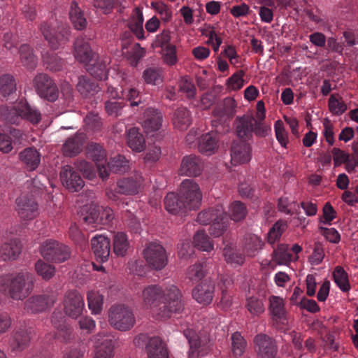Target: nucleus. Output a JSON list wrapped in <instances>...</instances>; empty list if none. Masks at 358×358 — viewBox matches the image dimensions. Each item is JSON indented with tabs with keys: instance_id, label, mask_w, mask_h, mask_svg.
I'll use <instances>...</instances> for the list:
<instances>
[{
	"instance_id": "nucleus-48",
	"label": "nucleus",
	"mask_w": 358,
	"mask_h": 358,
	"mask_svg": "<svg viewBox=\"0 0 358 358\" xmlns=\"http://www.w3.org/2000/svg\"><path fill=\"white\" fill-rule=\"evenodd\" d=\"M333 275L335 283L342 291L347 292L350 289V286L348 274L342 267L337 266L334 271Z\"/></svg>"
},
{
	"instance_id": "nucleus-35",
	"label": "nucleus",
	"mask_w": 358,
	"mask_h": 358,
	"mask_svg": "<svg viewBox=\"0 0 358 358\" xmlns=\"http://www.w3.org/2000/svg\"><path fill=\"white\" fill-rule=\"evenodd\" d=\"M21 252V246L16 241L0 244V257L3 260L15 259Z\"/></svg>"
},
{
	"instance_id": "nucleus-16",
	"label": "nucleus",
	"mask_w": 358,
	"mask_h": 358,
	"mask_svg": "<svg viewBox=\"0 0 358 358\" xmlns=\"http://www.w3.org/2000/svg\"><path fill=\"white\" fill-rule=\"evenodd\" d=\"M268 310L275 323L278 325L288 324L284 299L278 296H271L268 298Z\"/></svg>"
},
{
	"instance_id": "nucleus-10",
	"label": "nucleus",
	"mask_w": 358,
	"mask_h": 358,
	"mask_svg": "<svg viewBox=\"0 0 358 358\" xmlns=\"http://www.w3.org/2000/svg\"><path fill=\"white\" fill-rule=\"evenodd\" d=\"M34 85L38 94L49 101H55L59 96L58 89L54 83L47 75L40 73L34 79Z\"/></svg>"
},
{
	"instance_id": "nucleus-18",
	"label": "nucleus",
	"mask_w": 358,
	"mask_h": 358,
	"mask_svg": "<svg viewBox=\"0 0 358 358\" xmlns=\"http://www.w3.org/2000/svg\"><path fill=\"white\" fill-rule=\"evenodd\" d=\"M73 55L77 61L85 64L92 61L94 52L87 39L83 37L76 38L73 46Z\"/></svg>"
},
{
	"instance_id": "nucleus-4",
	"label": "nucleus",
	"mask_w": 358,
	"mask_h": 358,
	"mask_svg": "<svg viewBox=\"0 0 358 358\" xmlns=\"http://www.w3.org/2000/svg\"><path fill=\"white\" fill-rule=\"evenodd\" d=\"M0 114L4 120L10 124L16 123L19 117L34 124H38L41 119V113L35 107L31 106L26 100H20L11 107L1 106Z\"/></svg>"
},
{
	"instance_id": "nucleus-5",
	"label": "nucleus",
	"mask_w": 358,
	"mask_h": 358,
	"mask_svg": "<svg viewBox=\"0 0 358 358\" xmlns=\"http://www.w3.org/2000/svg\"><path fill=\"white\" fill-rule=\"evenodd\" d=\"M108 317L110 324L122 331L129 330L136 323L132 310L124 305L113 306L110 308Z\"/></svg>"
},
{
	"instance_id": "nucleus-34",
	"label": "nucleus",
	"mask_w": 358,
	"mask_h": 358,
	"mask_svg": "<svg viewBox=\"0 0 358 358\" xmlns=\"http://www.w3.org/2000/svg\"><path fill=\"white\" fill-rule=\"evenodd\" d=\"M69 18L75 29L82 30L86 28L87 24V20L83 12L75 1L71 3Z\"/></svg>"
},
{
	"instance_id": "nucleus-17",
	"label": "nucleus",
	"mask_w": 358,
	"mask_h": 358,
	"mask_svg": "<svg viewBox=\"0 0 358 358\" xmlns=\"http://www.w3.org/2000/svg\"><path fill=\"white\" fill-rule=\"evenodd\" d=\"M62 182L70 192H78L84 186V182L69 165L64 166L60 173Z\"/></svg>"
},
{
	"instance_id": "nucleus-3",
	"label": "nucleus",
	"mask_w": 358,
	"mask_h": 358,
	"mask_svg": "<svg viewBox=\"0 0 358 358\" xmlns=\"http://www.w3.org/2000/svg\"><path fill=\"white\" fill-rule=\"evenodd\" d=\"M87 155L94 161L99 176L103 180L108 177L110 171L124 173L129 169V161L122 155L114 157L106 166V151L100 145L96 143H91L87 146Z\"/></svg>"
},
{
	"instance_id": "nucleus-51",
	"label": "nucleus",
	"mask_w": 358,
	"mask_h": 358,
	"mask_svg": "<svg viewBox=\"0 0 358 358\" xmlns=\"http://www.w3.org/2000/svg\"><path fill=\"white\" fill-rule=\"evenodd\" d=\"M224 257L225 261L234 266L243 264L245 259L243 255H239L234 248L229 246L224 249Z\"/></svg>"
},
{
	"instance_id": "nucleus-2",
	"label": "nucleus",
	"mask_w": 358,
	"mask_h": 358,
	"mask_svg": "<svg viewBox=\"0 0 358 358\" xmlns=\"http://www.w3.org/2000/svg\"><path fill=\"white\" fill-rule=\"evenodd\" d=\"M32 289L31 274L27 271L0 277V292L13 300H23Z\"/></svg>"
},
{
	"instance_id": "nucleus-30",
	"label": "nucleus",
	"mask_w": 358,
	"mask_h": 358,
	"mask_svg": "<svg viewBox=\"0 0 358 358\" xmlns=\"http://www.w3.org/2000/svg\"><path fill=\"white\" fill-rule=\"evenodd\" d=\"M164 206L167 212L176 215L183 210H187L182 199L179 194L169 192L164 198Z\"/></svg>"
},
{
	"instance_id": "nucleus-23",
	"label": "nucleus",
	"mask_w": 358,
	"mask_h": 358,
	"mask_svg": "<svg viewBox=\"0 0 358 358\" xmlns=\"http://www.w3.org/2000/svg\"><path fill=\"white\" fill-rule=\"evenodd\" d=\"M162 120V115L158 110L149 108L144 113L142 126L147 133H150L161 128Z\"/></svg>"
},
{
	"instance_id": "nucleus-56",
	"label": "nucleus",
	"mask_w": 358,
	"mask_h": 358,
	"mask_svg": "<svg viewBox=\"0 0 358 358\" xmlns=\"http://www.w3.org/2000/svg\"><path fill=\"white\" fill-rule=\"evenodd\" d=\"M229 211L231 219L234 222L243 220L246 215L245 207L240 201L233 202L229 206Z\"/></svg>"
},
{
	"instance_id": "nucleus-24",
	"label": "nucleus",
	"mask_w": 358,
	"mask_h": 358,
	"mask_svg": "<svg viewBox=\"0 0 358 358\" xmlns=\"http://www.w3.org/2000/svg\"><path fill=\"white\" fill-rule=\"evenodd\" d=\"M17 211L21 219L30 220L38 215V206L31 199L20 197L17 199Z\"/></svg>"
},
{
	"instance_id": "nucleus-37",
	"label": "nucleus",
	"mask_w": 358,
	"mask_h": 358,
	"mask_svg": "<svg viewBox=\"0 0 358 358\" xmlns=\"http://www.w3.org/2000/svg\"><path fill=\"white\" fill-rule=\"evenodd\" d=\"M143 17L142 11L136 8L134 11L132 16L129 22V29L134 33L136 37L139 39L144 38V31L143 28Z\"/></svg>"
},
{
	"instance_id": "nucleus-38",
	"label": "nucleus",
	"mask_w": 358,
	"mask_h": 358,
	"mask_svg": "<svg viewBox=\"0 0 358 358\" xmlns=\"http://www.w3.org/2000/svg\"><path fill=\"white\" fill-rule=\"evenodd\" d=\"M299 256L292 255L288 252V246L287 245H280L273 253V261L278 265H287L291 262L296 261Z\"/></svg>"
},
{
	"instance_id": "nucleus-59",
	"label": "nucleus",
	"mask_w": 358,
	"mask_h": 358,
	"mask_svg": "<svg viewBox=\"0 0 358 358\" xmlns=\"http://www.w3.org/2000/svg\"><path fill=\"white\" fill-rule=\"evenodd\" d=\"M108 62L107 61H104L101 63L93 64L89 67L87 70L94 77L99 80H104L108 76Z\"/></svg>"
},
{
	"instance_id": "nucleus-58",
	"label": "nucleus",
	"mask_w": 358,
	"mask_h": 358,
	"mask_svg": "<svg viewBox=\"0 0 358 358\" xmlns=\"http://www.w3.org/2000/svg\"><path fill=\"white\" fill-rule=\"evenodd\" d=\"M162 59L164 62L169 66H173L177 63V50L175 45L169 44L163 49Z\"/></svg>"
},
{
	"instance_id": "nucleus-15",
	"label": "nucleus",
	"mask_w": 358,
	"mask_h": 358,
	"mask_svg": "<svg viewBox=\"0 0 358 358\" xmlns=\"http://www.w3.org/2000/svg\"><path fill=\"white\" fill-rule=\"evenodd\" d=\"M56 301L55 294H41L30 297L24 303V309L32 313H36L45 310L49 306H52Z\"/></svg>"
},
{
	"instance_id": "nucleus-8",
	"label": "nucleus",
	"mask_w": 358,
	"mask_h": 358,
	"mask_svg": "<svg viewBox=\"0 0 358 358\" xmlns=\"http://www.w3.org/2000/svg\"><path fill=\"white\" fill-rule=\"evenodd\" d=\"M146 262L154 269L161 270L168 263V257L165 249L159 243H150L143 250Z\"/></svg>"
},
{
	"instance_id": "nucleus-14",
	"label": "nucleus",
	"mask_w": 358,
	"mask_h": 358,
	"mask_svg": "<svg viewBox=\"0 0 358 358\" xmlns=\"http://www.w3.org/2000/svg\"><path fill=\"white\" fill-rule=\"evenodd\" d=\"M252 148L244 142L234 143L231 149V163L234 166L248 164L252 159Z\"/></svg>"
},
{
	"instance_id": "nucleus-40",
	"label": "nucleus",
	"mask_w": 358,
	"mask_h": 358,
	"mask_svg": "<svg viewBox=\"0 0 358 358\" xmlns=\"http://www.w3.org/2000/svg\"><path fill=\"white\" fill-rule=\"evenodd\" d=\"M194 247L203 251H210L213 249V245L204 230L200 229L196 231L193 237Z\"/></svg>"
},
{
	"instance_id": "nucleus-46",
	"label": "nucleus",
	"mask_w": 358,
	"mask_h": 358,
	"mask_svg": "<svg viewBox=\"0 0 358 358\" xmlns=\"http://www.w3.org/2000/svg\"><path fill=\"white\" fill-rule=\"evenodd\" d=\"M236 107V101L233 98L227 97L217 105L215 113L218 116L232 115L235 113Z\"/></svg>"
},
{
	"instance_id": "nucleus-22",
	"label": "nucleus",
	"mask_w": 358,
	"mask_h": 358,
	"mask_svg": "<svg viewBox=\"0 0 358 358\" xmlns=\"http://www.w3.org/2000/svg\"><path fill=\"white\" fill-rule=\"evenodd\" d=\"M148 358H170L166 343L159 337L151 338L145 347Z\"/></svg>"
},
{
	"instance_id": "nucleus-21",
	"label": "nucleus",
	"mask_w": 358,
	"mask_h": 358,
	"mask_svg": "<svg viewBox=\"0 0 358 358\" xmlns=\"http://www.w3.org/2000/svg\"><path fill=\"white\" fill-rule=\"evenodd\" d=\"M213 285L210 281L206 280L194 288L192 296L199 303L208 305L213 300Z\"/></svg>"
},
{
	"instance_id": "nucleus-47",
	"label": "nucleus",
	"mask_w": 358,
	"mask_h": 358,
	"mask_svg": "<svg viewBox=\"0 0 358 358\" xmlns=\"http://www.w3.org/2000/svg\"><path fill=\"white\" fill-rule=\"evenodd\" d=\"M228 224V218L227 215L223 212V215L218 218H215L214 222H212L209 232L211 236L214 237H219L226 230Z\"/></svg>"
},
{
	"instance_id": "nucleus-33",
	"label": "nucleus",
	"mask_w": 358,
	"mask_h": 358,
	"mask_svg": "<svg viewBox=\"0 0 358 358\" xmlns=\"http://www.w3.org/2000/svg\"><path fill=\"white\" fill-rule=\"evenodd\" d=\"M255 118L252 116H243L237 120L236 133L239 138L248 139L252 136Z\"/></svg>"
},
{
	"instance_id": "nucleus-20",
	"label": "nucleus",
	"mask_w": 358,
	"mask_h": 358,
	"mask_svg": "<svg viewBox=\"0 0 358 358\" xmlns=\"http://www.w3.org/2000/svg\"><path fill=\"white\" fill-rule=\"evenodd\" d=\"M256 350L261 358H272L277 352L275 342L264 334H258L255 338Z\"/></svg>"
},
{
	"instance_id": "nucleus-60",
	"label": "nucleus",
	"mask_w": 358,
	"mask_h": 358,
	"mask_svg": "<svg viewBox=\"0 0 358 358\" xmlns=\"http://www.w3.org/2000/svg\"><path fill=\"white\" fill-rule=\"evenodd\" d=\"M244 76L245 73L243 71L241 70L234 73L227 80V87L229 90L234 91L239 90L240 89H241L244 85Z\"/></svg>"
},
{
	"instance_id": "nucleus-7",
	"label": "nucleus",
	"mask_w": 358,
	"mask_h": 358,
	"mask_svg": "<svg viewBox=\"0 0 358 358\" xmlns=\"http://www.w3.org/2000/svg\"><path fill=\"white\" fill-rule=\"evenodd\" d=\"M178 191L187 210H195L201 206L202 193L199 185L194 180L192 179L184 180L180 183Z\"/></svg>"
},
{
	"instance_id": "nucleus-64",
	"label": "nucleus",
	"mask_w": 358,
	"mask_h": 358,
	"mask_svg": "<svg viewBox=\"0 0 358 358\" xmlns=\"http://www.w3.org/2000/svg\"><path fill=\"white\" fill-rule=\"evenodd\" d=\"M145 55V50L136 43L131 49V52L127 55V59L131 65L136 66L138 62Z\"/></svg>"
},
{
	"instance_id": "nucleus-31",
	"label": "nucleus",
	"mask_w": 358,
	"mask_h": 358,
	"mask_svg": "<svg viewBox=\"0 0 358 358\" xmlns=\"http://www.w3.org/2000/svg\"><path fill=\"white\" fill-rule=\"evenodd\" d=\"M130 248L127 235L124 232H117L113 238V252L117 257H124Z\"/></svg>"
},
{
	"instance_id": "nucleus-39",
	"label": "nucleus",
	"mask_w": 358,
	"mask_h": 358,
	"mask_svg": "<svg viewBox=\"0 0 358 358\" xmlns=\"http://www.w3.org/2000/svg\"><path fill=\"white\" fill-rule=\"evenodd\" d=\"M245 308L252 317H258L265 310L264 301L257 296H248L245 301Z\"/></svg>"
},
{
	"instance_id": "nucleus-55",
	"label": "nucleus",
	"mask_w": 358,
	"mask_h": 358,
	"mask_svg": "<svg viewBox=\"0 0 358 358\" xmlns=\"http://www.w3.org/2000/svg\"><path fill=\"white\" fill-rule=\"evenodd\" d=\"M36 273L44 280H49L53 277L55 273V268L53 266L43 262L39 259L35 264Z\"/></svg>"
},
{
	"instance_id": "nucleus-1",
	"label": "nucleus",
	"mask_w": 358,
	"mask_h": 358,
	"mask_svg": "<svg viewBox=\"0 0 358 358\" xmlns=\"http://www.w3.org/2000/svg\"><path fill=\"white\" fill-rule=\"evenodd\" d=\"M143 308L157 320L167 319L184 309L180 290L174 285L162 289L157 285L144 287L141 294Z\"/></svg>"
},
{
	"instance_id": "nucleus-49",
	"label": "nucleus",
	"mask_w": 358,
	"mask_h": 358,
	"mask_svg": "<svg viewBox=\"0 0 358 358\" xmlns=\"http://www.w3.org/2000/svg\"><path fill=\"white\" fill-rule=\"evenodd\" d=\"M263 246L262 241L255 235H250L245 244L244 250L250 257L255 256Z\"/></svg>"
},
{
	"instance_id": "nucleus-53",
	"label": "nucleus",
	"mask_w": 358,
	"mask_h": 358,
	"mask_svg": "<svg viewBox=\"0 0 358 358\" xmlns=\"http://www.w3.org/2000/svg\"><path fill=\"white\" fill-rule=\"evenodd\" d=\"M185 336L188 339L190 346L189 356L193 357L196 352H198V354L200 353L199 349L201 347V344L204 343L207 339L206 338L201 339L192 331H187L185 332Z\"/></svg>"
},
{
	"instance_id": "nucleus-36",
	"label": "nucleus",
	"mask_w": 358,
	"mask_h": 358,
	"mask_svg": "<svg viewBox=\"0 0 358 358\" xmlns=\"http://www.w3.org/2000/svg\"><path fill=\"white\" fill-rule=\"evenodd\" d=\"M87 306L92 314L101 313L103 306V296L96 290H90L87 294Z\"/></svg>"
},
{
	"instance_id": "nucleus-50",
	"label": "nucleus",
	"mask_w": 358,
	"mask_h": 358,
	"mask_svg": "<svg viewBox=\"0 0 358 358\" xmlns=\"http://www.w3.org/2000/svg\"><path fill=\"white\" fill-rule=\"evenodd\" d=\"M0 90L4 96H9L15 92L16 83L12 76L6 74L1 77Z\"/></svg>"
},
{
	"instance_id": "nucleus-28",
	"label": "nucleus",
	"mask_w": 358,
	"mask_h": 358,
	"mask_svg": "<svg viewBox=\"0 0 358 358\" xmlns=\"http://www.w3.org/2000/svg\"><path fill=\"white\" fill-rule=\"evenodd\" d=\"M85 138V134L83 133L77 134L75 136L69 138L63 145L64 154L71 157L80 153Z\"/></svg>"
},
{
	"instance_id": "nucleus-13",
	"label": "nucleus",
	"mask_w": 358,
	"mask_h": 358,
	"mask_svg": "<svg viewBox=\"0 0 358 358\" xmlns=\"http://www.w3.org/2000/svg\"><path fill=\"white\" fill-rule=\"evenodd\" d=\"M91 247L96 259L100 262L108 261L110 254V242L104 235H96L91 239Z\"/></svg>"
},
{
	"instance_id": "nucleus-32",
	"label": "nucleus",
	"mask_w": 358,
	"mask_h": 358,
	"mask_svg": "<svg viewBox=\"0 0 358 358\" xmlns=\"http://www.w3.org/2000/svg\"><path fill=\"white\" fill-rule=\"evenodd\" d=\"M172 121L176 129L180 131L185 130L192 122L190 113L186 108H178L173 114Z\"/></svg>"
},
{
	"instance_id": "nucleus-29",
	"label": "nucleus",
	"mask_w": 358,
	"mask_h": 358,
	"mask_svg": "<svg viewBox=\"0 0 358 358\" xmlns=\"http://www.w3.org/2000/svg\"><path fill=\"white\" fill-rule=\"evenodd\" d=\"M20 159L29 171L35 170L41 162V155L33 148L24 149L20 153Z\"/></svg>"
},
{
	"instance_id": "nucleus-26",
	"label": "nucleus",
	"mask_w": 358,
	"mask_h": 358,
	"mask_svg": "<svg viewBox=\"0 0 358 358\" xmlns=\"http://www.w3.org/2000/svg\"><path fill=\"white\" fill-rule=\"evenodd\" d=\"M219 148V136L215 132H209L201 136L198 148L203 155L210 156L215 153Z\"/></svg>"
},
{
	"instance_id": "nucleus-6",
	"label": "nucleus",
	"mask_w": 358,
	"mask_h": 358,
	"mask_svg": "<svg viewBox=\"0 0 358 358\" xmlns=\"http://www.w3.org/2000/svg\"><path fill=\"white\" fill-rule=\"evenodd\" d=\"M143 178L141 173H135L133 176L123 178L117 181V188L106 191L108 198L112 201H117L118 194L134 195L138 194L143 186Z\"/></svg>"
},
{
	"instance_id": "nucleus-45",
	"label": "nucleus",
	"mask_w": 358,
	"mask_h": 358,
	"mask_svg": "<svg viewBox=\"0 0 358 358\" xmlns=\"http://www.w3.org/2000/svg\"><path fill=\"white\" fill-rule=\"evenodd\" d=\"M77 90L84 96L93 95L99 91V86L85 77H80L76 85Z\"/></svg>"
},
{
	"instance_id": "nucleus-11",
	"label": "nucleus",
	"mask_w": 358,
	"mask_h": 358,
	"mask_svg": "<svg viewBox=\"0 0 358 358\" xmlns=\"http://www.w3.org/2000/svg\"><path fill=\"white\" fill-rule=\"evenodd\" d=\"M63 305L65 314L74 319L80 316L85 310L83 297L76 290L69 291L66 293Z\"/></svg>"
},
{
	"instance_id": "nucleus-54",
	"label": "nucleus",
	"mask_w": 358,
	"mask_h": 358,
	"mask_svg": "<svg viewBox=\"0 0 358 358\" xmlns=\"http://www.w3.org/2000/svg\"><path fill=\"white\" fill-rule=\"evenodd\" d=\"M58 246V241L53 239H48L43 241L40 247L41 256L46 260L50 261L52 259L53 253L55 252Z\"/></svg>"
},
{
	"instance_id": "nucleus-44",
	"label": "nucleus",
	"mask_w": 358,
	"mask_h": 358,
	"mask_svg": "<svg viewBox=\"0 0 358 358\" xmlns=\"http://www.w3.org/2000/svg\"><path fill=\"white\" fill-rule=\"evenodd\" d=\"M231 349L235 357H241L246 348V342L239 332H234L231 336Z\"/></svg>"
},
{
	"instance_id": "nucleus-9",
	"label": "nucleus",
	"mask_w": 358,
	"mask_h": 358,
	"mask_svg": "<svg viewBox=\"0 0 358 358\" xmlns=\"http://www.w3.org/2000/svg\"><path fill=\"white\" fill-rule=\"evenodd\" d=\"M134 79L133 78H127L123 79L121 83L122 90L119 92L116 88L108 87L107 94L108 96L113 99H123L131 102V106H136L140 101H134L138 97L139 92L134 87Z\"/></svg>"
},
{
	"instance_id": "nucleus-43",
	"label": "nucleus",
	"mask_w": 358,
	"mask_h": 358,
	"mask_svg": "<svg viewBox=\"0 0 358 358\" xmlns=\"http://www.w3.org/2000/svg\"><path fill=\"white\" fill-rule=\"evenodd\" d=\"M19 52L21 62L27 68L31 69L36 66L37 59L29 45H22Z\"/></svg>"
},
{
	"instance_id": "nucleus-62",
	"label": "nucleus",
	"mask_w": 358,
	"mask_h": 358,
	"mask_svg": "<svg viewBox=\"0 0 358 358\" xmlns=\"http://www.w3.org/2000/svg\"><path fill=\"white\" fill-rule=\"evenodd\" d=\"M151 7L160 15L163 21H169L172 17L171 9L163 1H152Z\"/></svg>"
},
{
	"instance_id": "nucleus-25",
	"label": "nucleus",
	"mask_w": 358,
	"mask_h": 358,
	"mask_svg": "<svg viewBox=\"0 0 358 358\" xmlns=\"http://www.w3.org/2000/svg\"><path fill=\"white\" fill-rule=\"evenodd\" d=\"M202 171V163L196 155L185 156L181 163L180 174L187 176H197Z\"/></svg>"
},
{
	"instance_id": "nucleus-61",
	"label": "nucleus",
	"mask_w": 358,
	"mask_h": 358,
	"mask_svg": "<svg viewBox=\"0 0 358 358\" xmlns=\"http://www.w3.org/2000/svg\"><path fill=\"white\" fill-rule=\"evenodd\" d=\"M329 110L334 115H341L347 110L346 104L341 99L337 98L335 95H331L329 99Z\"/></svg>"
},
{
	"instance_id": "nucleus-19",
	"label": "nucleus",
	"mask_w": 358,
	"mask_h": 358,
	"mask_svg": "<svg viewBox=\"0 0 358 358\" xmlns=\"http://www.w3.org/2000/svg\"><path fill=\"white\" fill-rule=\"evenodd\" d=\"M92 358H113V344L108 336L97 335Z\"/></svg>"
},
{
	"instance_id": "nucleus-63",
	"label": "nucleus",
	"mask_w": 358,
	"mask_h": 358,
	"mask_svg": "<svg viewBox=\"0 0 358 358\" xmlns=\"http://www.w3.org/2000/svg\"><path fill=\"white\" fill-rule=\"evenodd\" d=\"M52 259L50 261L56 263H61L70 258V249L66 245L58 242V246L55 252L53 253Z\"/></svg>"
},
{
	"instance_id": "nucleus-41",
	"label": "nucleus",
	"mask_w": 358,
	"mask_h": 358,
	"mask_svg": "<svg viewBox=\"0 0 358 358\" xmlns=\"http://www.w3.org/2000/svg\"><path fill=\"white\" fill-rule=\"evenodd\" d=\"M224 210L222 206L215 209H208L201 211L197 216L196 221L203 225L214 222L215 218H218L223 215Z\"/></svg>"
},
{
	"instance_id": "nucleus-27",
	"label": "nucleus",
	"mask_w": 358,
	"mask_h": 358,
	"mask_svg": "<svg viewBox=\"0 0 358 358\" xmlns=\"http://www.w3.org/2000/svg\"><path fill=\"white\" fill-rule=\"evenodd\" d=\"M127 144L133 152H141L145 148V140L139 129L133 127L127 134Z\"/></svg>"
},
{
	"instance_id": "nucleus-57",
	"label": "nucleus",
	"mask_w": 358,
	"mask_h": 358,
	"mask_svg": "<svg viewBox=\"0 0 358 358\" xmlns=\"http://www.w3.org/2000/svg\"><path fill=\"white\" fill-rule=\"evenodd\" d=\"M287 224L285 222L280 220L275 222L273 227L269 230L268 234V241L273 244L278 241L282 232L285 231Z\"/></svg>"
},
{
	"instance_id": "nucleus-52",
	"label": "nucleus",
	"mask_w": 358,
	"mask_h": 358,
	"mask_svg": "<svg viewBox=\"0 0 358 358\" xmlns=\"http://www.w3.org/2000/svg\"><path fill=\"white\" fill-rule=\"evenodd\" d=\"M275 135L280 145L286 148L289 143V136L282 120H278L274 124Z\"/></svg>"
},
{
	"instance_id": "nucleus-42",
	"label": "nucleus",
	"mask_w": 358,
	"mask_h": 358,
	"mask_svg": "<svg viewBox=\"0 0 358 358\" xmlns=\"http://www.w3.org/2000/svg\"><path fill=\"white\" fill-rule=\"evenodd\" d=\"M143 79L148 85H159L163 81L162 71L156 67L148 68L143 73Z\"/></svg>"
},
{
	"instance_id": "nucleus-12",
	"label": "nucleus",
	"mask_w": 358,
	"mask_h": 358,
	"mask_svg": "<svg viewBox=\"0 0 358 358\" xmlns=\"http://www.w3.org/2000/svg\"><path fill=\"white\" fill-rule=\"evenodd\" d=\"M40 30L52 49H58L69 40V29L68 28H63L59 31H55L49 24L43 22L41 24Z\"/></svg>"
}]
</instances>
